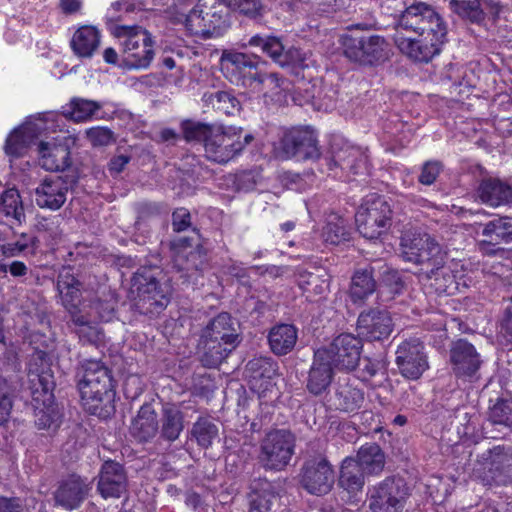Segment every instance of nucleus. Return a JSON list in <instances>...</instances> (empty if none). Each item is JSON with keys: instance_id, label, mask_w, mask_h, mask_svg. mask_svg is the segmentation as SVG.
Instances as JSON below:
<instances>
[{"instance_id": "c756f323", "label": "nucleus", "mask_w": 512, "mask_h": 512, "mask_svg": "<svg viewBox=\"0 0 512 512\" xmlns=\"http://www.w3.org/2000/svg\"><path fill=\"white\" fill-rule=\"evenodd\" d=\"M101 44V32L93 25H82L75 29L70 39V47L78 58L90 59Z\"/></svg>"}, {"instance_id": "c9c22d12", "label": "nucleus", "mask_w": 512, "mask_h": 512, "mask_svg": "<svg viewBox=\"0 0 512 512\" xmlns=\"http://www.w3.org/2000/svg\"><path fill=\"white\" fill-rule=\"evenodd\" d=\"M320 357L316 350L306 384L308 391L316 396L322 394L329 387L334 369L327 360L320 359Z\"/></svg>"}, {"instance_id": "423d86ee", "label": "nucleus", "mask_w": 512, "mask_h": 512, "mask_svg": "<svg viewBox=\"0 0 512 512\" xmlns=\"http://www.w3.org/2000/svg\"><path fill=\"white\" fill-rule=\"evenodd\" d=\"M113 34L121 39V66L127 69H146L154 58L151 34L142 27L116 25Z\"/></svg>"}, {"instance_id": "58836bf2", "label": "nucleus", "mask_w": 512, "mask_h": 512, "mask_svg": "<svg viewBox=\"0 0 512 512\" xmlns=\"http://www.w3.org/2000/svg\"><path fill=\"white\" fill-rule=\"evenodd\" d=\"M355 459L367 476L379 475L386 463V456L381 447L376 443L362 445Z\"/></svg>"}, {"instance_id": "aec40b11", "label": "nucleus", "mask_w": 512, "mask_h": 512, "mask_svg": "<svg viewBox=\"0 0 512 512\" xmlns=\"http://www.w3.org/2000/svg\"><path fill=\"white\" fill-rule=\"evenodd\" d=\"M453 373L458 378H472L481 367L482 359L473 344L466 339L452 342L449 350Z\"/></svg>"}, {"instance_id": "3c124183", "label": "nucleus", "mask_w": 512, "mask_h": 512, "mask_svg": "<svg viewBox=\"0 0 512 512\" xmlns=\"http://www.w3.org/2000/svg\"><path fill=\"white\" fill-rule=\"evenodd\" d=\"M189 434L199 447L208 449L218 437L219 430L217 425L208 417H199L192 425Z\"/></svg>"}, {"instance_id": "9d476101", "label": "nucleus", "mask_w": 512, "mask_h": 512, "mask_svg": "<svg viewBox=\"0 0 512 512\" xmlns=\"http://www.w3.org/2000/svg\"><path fill=\"white\" fill-rule=\"evenodd\" d=\"M391 215L390 205L383 196H366L355 215L359 233L367 239L379 238L390 227Z\"/></svg>"}, {"instance_id": "5fc2aeb1", "label": "nucleus", "mask_w": 512, "mask_h": 512, "mask_svg": "<svg viewBox=\"0 0 512 512\" xmlns=\"http://www.w3.org/2000/svg\"><path fill=\"white\" fill-rule=\"evenodd\" d=\"M117 305V300L113 293H108L103 295L102 298H98L95 301H90L87 304V310L101 321L109 322L114 318L115 315V307Z\"/></svg>"}, {"instance_id": "a18cd8bd", "label": "nucleus", "mask_w": 512, "mask_h": 512, "mask_svg": "<svg viewBox=\"0 0 512 512\" xmlns=\"http://www.w3.org/2000/svg\"><path fill=\"white\" fill-rule=\"evenodd\" d=\"M202 348V355L200 361L203 366L208 368L218 367L223 360L231 353L236 346L231 344H224V342L213 340H200Z\"/></svg>"}, {"instance_id": "09e8293b", "label": "nucleus", "mask_w": 512, "mask_h": 512, "mask_svg": "<svg viewBox=\"0 0 512 512\" xmlns=\"http://www.w3.org/2000/svg\"><path fill=\"white\" fill-rule=\"evenodd\" d=\"M299 287L307 294L308 298L322 297L329 290V275L322 270L305 272L300 275Z\"/></svg>"}, {"instance_id": "f8f14e48", "label": "nucleus", "mask_w": 512, "mask_h": 512, "mask_svg": "<svg viewBox=\"0 0 512 512\" xmlns=\"http://www.w3.org/2000/svg\"><path fill=\"white\" fill-rule=\"evenodd\" d=\"M187 141H203L207 157L225 163L243 149L235 130H183Z\"/></svg>"}, {"instance_id": "412c9836", "label": "nucleus", "mask_w": 512, "mask_h": 512, "mask_svg": "<svg viewBox=\"0 0 512 512\" xmlns=\"http://www.w3.org/2000/svg\"><path fill=\"white\" fill-rule=\"evenodd\" d=\"M29 378L34 383L33 394L39 393V387L36 386L35 381L38 382L43 393V407L36 406L35 408V424L39 429H50L53 426L57 427L60 420V413L58 407L52 403V383L49 380V375L29 373Z\"/></svg>"}, {"instance_id": "13d9d810", "label": "nucleus", "mask_w": 512, "mask_h": 512, "mask_svg": "<svg viewBox=\"0 0 512 512\" xmlns=\"http://www.w3.org/2000/svg\"><path fill=\"white\" fill-rule=\"evenodd\" d=\"M13 407V396L10 385L5 379L0 378V426L10 418Z\"/></svg>"}, {"instance_id": "338daca9", "label": "nucleus", "mask_w": 512, "mask_h": 512, "mask_svg": "<svg viewBox=\"0 0 512 512\" xmlns=\"http://www.w3.org/2000/svg\"><path fill=\"white\" fill-rule=\"evenodd\" d=\"M0 512H27L19 498H0Z\"/></svg>"}, {"instance_id": "6e6d98bb", "label": "nucleus", "mask_w": 512, "mask_h": 512, "mask_svg": "<svg viewBox=\"0 0 512 512\" xmlns=\"http://www.w3.org/2000/svg\"><path fill=\"white\" fill-rule=\"evenodd\" d=\"M450 7L460 17L472 22H479L483 18L479 0H450Z\"/></svg>"}, {"instance_id": "bb28decb", "label": "nucleus", "mask_w": 512, "mask_h": 512, "mask_svg": "<svg viewBox=\"0 0 512 512\" xmlns=\"http://www.w3.org/2000/svg\"><path fill=\"white\" fill-rule=\"evenodd\" d=\"M68 184L60 176L45 178L35 189V201L40 208L60 209L67 197Z\"/></svg>"}, {"instance_id": "6ab92c4d", "label": "nucleus", "mask_w": 512, "mask_h": 512, "mask_svg": "<svg viewBox=\"0 0 512 512\" xmlns=\"http://www.w3.org/2000/svg\"><path fill=\"white\" fill-rule=\"evenodd\" d=\"M249 46L260 47L261 50L269 55L275 62L281 66L292 65L295 67H307L308 54L298 48L285 50L284 45L279 38L275 36L262 37L255 35L248 41Z\"/></svg>"}, {"instance_id": "680f3d73", "label": "nucleus", "mask_w": 512, "mask_h": 512, "mask_svg": "<svg viewBox=\"0 0 512 512\" xmlns=\"http://www.w3.org/2000/svg\"><path fill=\"white\" fill-rule=\"evenodd\" d=\"M441 164L438 161H427L423 164L418 180L423 185H432L441 171Z\"/></svg>"}, {"instance_id": "f03ea898", "label": "nucleus", "mask_w": 512, "mask_h": 512, "mask_svg": "<svg viewBox=\"0 0 512 512\" xmlns=\"http://www.w3.org/2000/svg\"><path fill=\"white\" fill-rule=\"evenodd\" d=\"M401 256L407 262L421 266L419 281L429 293L454 294L458 288L451 267L447 266V252L429 234L405 232L401 237Z\"/></svg>"}, {"instance_id": "f3484780", "label": "nucleus", "mask_w": 512, "mask_h": 512, "mask_svg": "<svg viewBox=\"0 0 512 512\" xmlns=\"http://www.w3.org/2000/svg\"><path fill=\"white\" fill-rule=\"evenodd\" d=\"M301 484L313 495L329 493L334 484V470L329 461L323 457L307 460L302 467Z\"/></svg>"}, {"instance_id": "052dcab7", "label": "nucleus", "mask_w": 512, "mask_h": 512, "mask_svg": "<svg viewBox=\"0 0 512 512\" xmlns=\"http://www.w3.org/2000/svg\"><path fill=\"white\" fill-rule=\"evenodd\" d=\"M227 7L234 11H239L248 16H256L262 10V4L259 0H220Z\"/></svg>"}, {"instance_id": "72a5a7b5", "label": "nucleus", "mask_w": 512, "mask_h": 512, "mask_svg": "<svg viewBox=\"0 0 512 512\" xmlns=\"http://www.w3.org/2000/svg\"><path fill=\"white\" fill-rule=\"evenodd\" d=\"M234 321L228 313H220L213 318L202 332L201 339L224 342L237 346L238 334Z\"/></svg>"}, {"instance_id": "f704fd0d", "label": "nucleus", "mask_w": 512, "mask_h": 512, "mask_svg": "<svg viewBox=\"0 0 512 512\" xmlns=\"http://www.w3.org/2000/svg\"><path fill=\"white\" fill-rule=\"evenodd\" d=\"M364 401V393L354 386L348 379L339 380L331 398L335 409L344 412L358 410Z\"/></svg>"}, {"instance_id": "5701e85b", "label": "nucleus", "mask_w": 512, "mask_h": 512, "mask_svg": "<svg viewBox=\"0 0 512 512\" xmlns=\"http://www.w3.org/2000/svg\"><path fill=\"white\" fill-rule=\"evenodd\" d=\"M392 330V318L386 310L371 308L360 313L358 317V335L368 341H381L387 338Z\"/></svg>"}, {"instance_id": "2f4dec72", "label": "nucleus", "mask_w": 512, "mask_h": 512, "mask_svg": "<svg viewBox=\"0 0 512 512\" xmlns=\"http://www.w3.org/2000/svg\"><path fill=\"white\" fill-rule=\"evenodd\" d=\"M38 150L41 154V165L48 171H64L71 165L70 149L65 143L40 141Z\"/></svg>"}, {"instance_id": "c03bdc74", "label": "nucleus", "mask_w": 512, "mask_h": 512, "mask_svg": "<svg viewBox=\"0 0 512 512\" xmlns=\"http://www.w3.org/2000/svg\"><path fill=\"white\" fill-rule=\"evenodd\" d=\"M37 130H12L4 146L5 153L8 156L18 158L24 155L27 149L32 145H38Z\"/></svg>"}, {"instance_id": "37998d69", "label": "nucleus", "mask_w": 512, "mask_h": 512, "mask_svg": "<svg viewBox=\"0 0 512 512\" xmlns=\"http://www.w3.org/2000/svg\"><path fill=\"white\" fill-rule=\"evenodd\" d=\"M376 291V281L372 270L361 269L355 271L351 279L349 296L354 304L363 303Z\"/></svg>"}, {"instance_id": "a19ab883", "label": "nucleus", "mask_w": 512, "mask_h": 512, "mask_svg": "<svg viewBox=\"0 0 512 512\" xmlns=\"http://www.w3.org/2000/svg\"><path fill=\"white\" fill-rule=\"evenodd\" d=\"M203 107L211 108L225 115L240 111V102L230 90H208L201 97Z\"/></svg>"}, {"instance_id": "dca6fc26", "label": "nucleus", "mask_w": 512, "mask_h": 512, "mask_svg": "<svg viewBox=\"0 0 512 512\" xmlns=\"http://www.w3.org/2000/svg\"><path fill=\"white\" fill-rule=\"evenodd\" d=\"M395 363L404 378L419 379L429 368L424 344L417 338L404 340L397 347Z\"/></svg>"}, {"instance_id": "a878e982", "label": "nucleus", "mask_w": 512, "mask_h": 512, "mask_svg": "<svg viewBox=\"0 0 512 512\" xmlns=\"http://www.w3.org/2000/svg\"><path fill=\"white\" fill-rule=\"evenodd\" d=\"M248 495L250 512H273L280 500V485L267 479H255Z\"/></svg>"}, {"instance_id": "79ce46f5", "label": "nucleus", "mask_w": 512, "mask_h": 512, "mask_svg": "<svg viewBox=\"0 0 512 512\" xmlns=\"http://www.w3.org/2000/svg\"><path fill=\"white\" fill-rule=\"evenodd\" d=\"M366 473L353 457H346L340 467L339 486L350 494L361 491L365 484Z\"/></svg>"}, {"instance_id": "8fccbe9b", "label": "nucleus", "mask_w": 512, "mask_h": 512, "mask_svg": "<svg viewBox=\"0 0 512 512\" xmlns=\"http://www.w3.org/2000/svg\"><path fill=\"white\" fill-rule=\"evenodd\" d=\"M0 212L10 218L12 224L21 225L25 221L24 207L17 189L10 188L4 191L0 201Z\"/></svg>"}, {"instance_id": "49530a36", "label": "nucleus", "mask_w": 512, "mask_h": 512, "mask_svg": "<svg viewBox=\"0 0 512 512\" xmlns=\"http://www.w3.org/2000/svg\"><path fill=\"white\" fill-rule=\"evenodd\" d=\"M161 423L160 436L168 442H174L184 429V415L176 407H166Z\"/></svg>"}, {"instance_id": "39448f33", "label": "nucleus", "mask_w": 512, "mask_h": 512, "mask_svg": "<svg viewBox=\"0 0 512 512\" xmlns=\"http://www.w3.org/2000/svg\"><path fill=\"white\" fill-rule=\"evenodd\" d=\"M340 45L343 55L360 66L382 63L390 53V45L383 36L358 30L343 34Z\"/></svg>"}, {"instance_id": "1a4fd4ad", "label": "nucleus", "mask_w": 512, "mask_h": 512, "mask_svg": "<svg viewBox=\"0 0 512 512\" xmlns=\"http://www.w3.org/2000/svg\"><path fill=\"white\" fill-rule=\"evenodd\" d=\"M411 495L404 478L389 476L368 490L370 512H403Z\"/></svg>"}, {"instance_id": "2eb2a0df", "label": "nucleus", "mask_w": 512, "mask_h": 512, "mask_svg": "<svg viewBox=\"0 0 512 512\" xmlns=\"http://www.w3.org/2000/svg\"><path fill=\"white\" fill-rule=\"evenodd\" d=\"M276 153L282 159L317 160L321 149L314 130H287L276 145Z\"/></svg>"}, {"instance_id": "4d7b16f0", "label": "nucleus", "mask_w": 512, "mask_h": 512, "mask_svg": "<svg viewBox=\"0 0 512 512\" xmlns=\"http://www.w3.org/2000/svg\"><path fill=\"white\" fill-rule=\"evenodd\" d=\"M489 418L493 424L512 429V400H499L490 409Z\"/></svg>"}, {"instance_id": "20e7f679", "label": "nucleus", "mask_w": 512, "mask_h": 512, "mask_svg": "<svg viewBox=\"0 0 512 512\" xmlns=\"http://www.w3.org/2000/svg\"><path fill=\"white\" fill-rule=\"evenodd\" d=\"M78 389L82 404L90 414L102 416L104 409L112 407L115 397L113 377L102 362L91 360L84 364Z\"/></svg>"}, {"instance_id": "b1692460", "label": "nucleus", "mask_w": 512, "mask_h": 512, "mask_svg": "<svg viewBox=\"0 0 512 512\" xmlns=\"http://www.w3.org/2000/svg\"><path fill=\"white\" fill-rule=\"evenodd\" d=\"M90 490L91 485L86 478L72 474L59 483L54 499L57 505L72 511L81 506Z\"/></svg>"}, {"instance_id": "a211bd4d", "label": "nucleus", "mask_w": 512, "mask_h": 512, "mask_svg": "<svg viewBox=\"0 0 512 512\" xmlns=\"http://www.w3.org/2000/svg\"><path fill=\"white\" fill-rule=\"evenodd\" d=\"M277 369V363L270 357H255L246 364L245 373L250 389L259 398L264 399L273 392Z\"/></svg>"}, {"instance_id": "e2e57ef3", "label": "nucleus", "mask_w": 512, "mask_h": 512, "mask_svg": "<svg viewBox=\"0 0 512 512\" xmlns=\"http://www.w3.org/2000/svg\"><path fill=\"white\" fill-rule=\"evenodd\" d=\"M359 364L361 365V376L365 380L375 376L384 366L381 360L373 359L370 357H363Z\"/></svg>"}, {"instance_id": "69168bd1", "label": "nucleus", "mask_w": 512, "mask_h": 512, "mask_svg": "<svg viewBox=\"0 0 512 512\" xmlns=\"http://www.w3.org/2000/svg\"><path fill=\"white\" fill-rule=\"evenodd\" d=\"M173 229L177 232L186 230L191 225V215L186 208H178L172 214Z\"/></svg>"}, {"instance_id": "0eeeda50", "label": "nucleus", "mask_w": 512, "mask_h": 512, "mask_svg": "<svg viewBox=\"0 0 512 512\" xmlns=\"http://www.w3.org/2000/svg\"><path fill=\"white\" fill-rule=\"evenodd\" d=\"M157 268L141 267L132 277V290L137 293L135 307L144 315H156L170 302V289L159 284Z\"/></svg>"}, {"instance_id": "c85d7f7f", "label": "nucleus", "mask_w": 512, "mask_h": 512, "mask_svg": "<svg viewBox=\"0 0 512 512\" xmlns=\"http://www.w3.org/2000/svg\"><path fill=\"white\" fill-rule=\"evenodd\" d=\"M331 153L330 169L340 167L342 170H350L357 174L366 163V156L359 147L353 146L341 139L333 140L331 143Z\"/></svg>"}, {"instance_id": "7c9ffc66", "label": "nucleus", "mask_w": 512, "mask_h": 512, "mask_svg": "<svg viewBox=\"0 0 512 512\" xmlns=\"http://www.w3.org/2000/svg\"><path fill=\"white\" fill-rule=\"evenodd\" d=\"M159 431L157 413L149 403L143 404L130 425L131 436L140 443L150 442Z\"/></svg>"}, {"instance_id": "0e129e2a", "label": "nucleus", "mask_w": 512, "mask_h": 512, "mask_svg": "<svg viewBox=\"0 0 512 512\" xmlns=\"http://www.w3.org/2000/svg\"><path fill=\"white\" fill-rule=\"evenodd\" d=\"M86 134L93 146H107L115 140L111 130H86Z\"/></svg>"}, {"instance_id": "ea45409f", "label": "nucleus", "mask_w": 512, "mask_h": 512, "mask_svg": "<svg viewBox=\"0 0 512 512\" xmlns=\"http://www.w3.org/2000/svg\"><path fill=\"white\" fill-rule=\"evenodd\" d=\"M298 339V330L292 324L274 326L268 335L272 352L276 355H286L293 350Z\"/></svg>"}, {"instance_id": "603ef678", "label": "nucleus", "mask_w": 512, "mask_h": 512, "mask_svg": "<svg viewBox=\"0 0 512 512\" xmlns=\"http://www.w3.org/2000/svg\"><path fill=\"white\" fill-rule=\"evenodd\" d=\"M322 236L325 242L338 245L349 240L350 233L346 221L337 215H332L323 228Z\"/></svg>"}, {"instance_id": "473e14b6", "label": "nucleus", "mask_w": 512, "mask_h": 512, "mask_svg": "<svg viewBox=\"0 0 512 512\" xmlns=\"http://www.w3.org/2000/svg\"><path fill=\"white\" fill-rule=\"evenodd\" d=\"M71 318L73 331L79 341L84 345H98L102 342L104 334L96 322V317L87 309L74 313Z\"/></svg>"}, {"instance_id": "f257e3e1", "label": "nucleus", "mask_w": 512, "mask_h": 512, "mask_svg": "<svg viewBox=\"0 0 512 512\" xmlns=\"http://www.w3.org/2000/svg\"><path fill=\"white\" fill-rule=\"evenodd\" d=\"M447 34L440 14L424 2L406 7L398 17L395 45L409 58L428 62L441 51Z\"/></svg>"}, {"instance_id": "4be33fe9", "label": "nucleus", "mask_w": 512, "mask_h": 512, "mask_svg": "<svg viewBox=\"0 0 512 512\" xmlns=\"http://www.w3.org/2000/svg\"><path fill=\"white\" fill-rule=\"evenodd\" d=\"M128 477L125 468L113 460L105 461L98 474L97 491L104 499H118L127 492Z\"/></svg>"}, {"instance_id": "cd10ccee", "label": "nucleus", "mask_w": 512, "mask_h": 512, "mask_svg": "<svg viewBox=\"0 0 512 512\" xmlns=\"http://www.w3.org/2000/svg\"><path fill=\"white\" fill-rule=\"evenodd\" d=\"M80 282L73 276L71 270L64 268L57 279V289L61 302L69 312L70 317L74 313H80L87 309V303L81 299Z\"/></svg>"}, {"instance_id": "bf43d9fd", "label": "nucleus", "mask_w": 512, "mask_h": 512, "mask_svg": "<svg viewBox=\"0 0 512 512\" xmlns=\"http://www.w3.org/2000/svg\"><path fill=\"white\" fill-rule=\"evenodd\" d=\"M403 281L396 271H387L382 280V285L380 286L379 294L381 297L387 292L389 297L387 299L393 298L396 294H399L403 289Z\"/></svg>"}, {"instance_id": "393cba45", "label": "nucleus", "mask_w": 512, "mask_h": 512, "mask_svg": "<svg viewBox=\"0 0 512 512\" xmlns=\"http://www.w3.org/2000/svg\"><path fill=\"white\" fill-rule=\"evenodd\" d=\"M481 235L484 237L479 242V249L485 254H493L494 246L501 243L512 242V218L508 216L495 217L481 224Z\"/></svg>"}, {"instance_id": "de8ad7c7", "label": "nucleus", "mask_w": 512, "mask_h": 512, "mask_svg": "<svg viewBox=\"0 0 512 512\" xmlns=\"http://www.w3.org/2000/svg\"><path fill=\"white\" fill-rule=\"evenodd\" d=\"M63 223L64 218L61 215L39 216L35 227L40 236L53 246L59 244L64 238Z\"/></svg>"}, {"instance_id": "4468645a", "label": "nucleus", "mask_w": 512, "mask_h": 512, "mask_svg": "<svg viewBox=\"0 0 512 512\" xmlns=\"http://www.w3.org/2000/svg\"><path fill=\"white\" fill-rule=\"evenodd\" d=\"M362 340L350 333H342L325 347L317 349L320 359L327 360L339 371L354 370L361 360Z\"/></svg>"}, {"instance_id": "4c0bfd02", "label": "nucleus", "mask_w": 512, "mask_h": 512, "mask_svg": "<svg viewBox=\"0 0 512 512\" xmlns=\"http://www.w3.org/2000/svg\"><path fill=\"white\" fill-rule=\"evenodd\" d=\"M32 237L24 232L15 231L12 223L0 224V250L5 256H15L25 251Z\"/></svg>"}, {"instance_id": "e433bc0d", "label": "nucleus", "mask_w": 512, "mask_h": 512, "mask_svg": "<svg viewBox=\"0 0 512 512\" xmlns=\"http://www.w3.org/2000/svg\"><path fill=\"white\" fill-rule=\"evenodd\" d=\"M478 196L491 207L507 205L512 200V187L499 179H486L479 185Z\"/></svg>"}, {"instance_id": "9b49d317", "label": "nucleus", "mask_w": 512, "mask_h": 512, "mask_svg": "<svg viewBox=\"0 0 512 512\" xmlns=\"http://www.w3.org/2000/svg\"><path fill=\"white\" fill-rule=\"evenodd\" d=\"M101 105L93 100L74 97L62 107V112L47 111L27 116L17 128H43L48 125L59 126V119L65 117L75 123L93 118Z\"/></svg>"}, {"instance_id": "864d4df0", "label": "nucleus", "mask_w": 512, "mask_h": 512, "mask_svg": "<svg viewBox=\"0 0 512 512\" xmlns=\"http://www.w3.org/2000/svg\"><path fill=\"white\" fill-rule=\"evenodd\" d=\"M221 62L225 69L229 70L231 68L241 72L246 68H256L260 59L256 55L236 51H225L221 56Z\"/></svg>"}, {"instance_id": "ddd939ff", "label": "nucleus", "mask_w": 512, "mask_h": 512, "mask_svg": "<svg viewBox=\"0 0 512 512\" xmlns=\"http://www.w3.org/2000/svg\"><path fill=\"white\" fill-rule=\"evenodd\" d=\"M169 7L170 14L174 21L182 23L187 32L191 35L200 36L204 39L219 35L220 19L214 21L208 19V13L203 15V10L199 6H193L192 0H172ZM159 4H166L167 1L153 0Z\"/></svg>"}, {"instance_id": "774afa93", "label": "nucleus", "mask_w": 512, "mask_h": 512, "mask_svg": "<svg viewBox=\"0 0 512 512\" xmlns=\"http://www.w3.org/2000/svg\"><path fill=\"white\" fill-rule=\"evenodd\" d=\"M132 6H134V4H128L126 1L114 2L108 10L107 17L110 21H120L121 16L116 15V13L122 11L123 9L125 10V12H129Z\"/></svg>"}, {"instance_id": "7ed1b4c3", "label": "nucleus", "mask_w": 512, "mask_h": 512, "mask_svg": "<svg viewBox=\"0 0 512 512\" xmlns=\"http://www.w3.org/2000/svg\"><path fill=\"white\" fill-rule=\"evenodd\" d=\"M242 85L250 89L252 92L261 93L265 99V103L275 102L278 104H284L291 98L292 101L303 106L305 104H311L316 110L328 111L333 108V100L327 93L323 94V89L316 82L306 83L301 81L295 87L292 96L286 94V82L283 78H280L275 73H254L249 72L248 75H244L242 79ZM288 92L290 91V83L288 82Z\"/></svg>"}, {"instance_id": "6e6552de", "label": "nucleus", "mask_w": 512, "mask_h": 512, "mask_svg": "<svg viewBox=\"0 0 512 512\" xmlns=\"http://www.w3.org/2000/svg\"><path fill=\"white\" fill-rule=\"evenodd\" d=\"M296 437L288 429H272L259 443L257 460L266 471H282L290 463L295 451Z\"/></svg>"}]
</instances>
